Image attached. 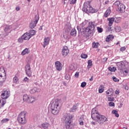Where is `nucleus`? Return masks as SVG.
I'll return each mask as SVG.
<instances>
[{"label":"nucleus","mask_w":129,"mask_h":129,"mask_svg":"<svg viewBox=\"0 0 129 129\" xmlns=\"http://www.w3.org/2000/svg\"><path fill=\"white\" fill-rule=\"evenodd\" d=\"M105 4L106 5H107V4H108V1L105 2Z\"/></svg>","instance_id":"obj_63"},{"label":"nucleus","mask_w":129,"mask_h":129,"mask_svg":"<svg viewBox=\"0 0 129 129\" xmlns=\"http://www.w3.org/2000/svg\"><path fill=\"white\" fill-rule=\"evenodd\" d=\"M87 57H88V55H87V54H85V53H82V54L81 55V57L82 59H86V58H87Z\"/></svg>","instance_id":"obj_35"},{"label":"nucleus","mask_w":129,"mask_h":129,"mask_svg":"<svg viewBox=\"0 0 129 129\" xmlns=\"http://www.w3.org/2000/svg\"><path fill=\"white\" fill-rule=\"evenodd\" d=\"M28 80H29V79H28V77H26L25 78H24L23 81L24 82H27V81H28Z\"/></svg>","instance_id":"obj_53"},{"label":"nucleus","mask_w":129,"mask_h":129,"mask_svg":"<svg viewBox=\"0 0 129 129\" xmlns=\"http://www.w3.org/2000/svg\"><path fill=\"white\" fill-rule=\"evenodd\" d=\"M115 94H119V90H116L115 91Z\"/></svg>","instance_id":"obj_54"},{"label":"nucleus","mask_w":129,"mask_h":129,"mask_svg":"<svg viewBox=\"0 0 129 129\" xmlns=\"http://www.w3.org/2000/svg\"><path fill=\"white\" fill-rule=\"evenodd\" d=\"M90 81H93V76H92L91 78L89 79Z\"/></svg>","instance_id":"obj_56"},{"label":"nucleus","mask_w":129,"mask_h":129,"mask_svg":"<svg viewBox=\"0 0 129 129\" xmlns=\"http://www.w3.org/2000/svg\"><path fill=\"white\" fill-rule=\"evenodd\" d=\"M76 2H77V0H71L70 4V5H75V4H76Z\"/></svg>","instance_id":"obj_40"},{"label":"nucleus","mask_w":129,"mask_h":129,"mask_svg":"<svg viewBox=\"0 0 129 129\" xmlns=\"http://www.w3.org/2000/svg\"><path fill=\"white\" fill-rule=\"evenodd\" d=\"M50 42V38L49 37H45L44 39L43 42V48H45L46 46L49 45V43Z\"/></svg>","instance_id":"obj_18"},{"label":"nucleus","mask_w":129,"mask_h":129,"mask_svg":"<svg viewBox=\"0 0 129 129\" xmlns=\"http://www.w3.org/2000/svg\"><path fill=\"white\" fill-rule=\"evenodd\" d=\"M108 31H112V29H111V27H108Z\"/></svg>","instance_id":"obj_57"},{"label":"nucleus","mask_w":129,"mask_h":129,"mask_svg":"<svg viewBox=\"0 0 129 129\" xmlns=\"http://www.w3.org/2000/svg\"><path fill=\"white\" fill-rule=\"evenodd\" d=\"M108 21H109V27H111V26H112V24H113V22H114V18H108Z\"/></svg>","instance_id":"obj_22"},{"label":"nucleus","mask_w":129,"mask_h":129,"mask_svg":"<svg viewBox=\"0 0 129 129\" xmlns=\"http://www.w3.org/2000/svg\"><path fill=\"white\" fill-rule=\"evenodd\" d=\"M84 119H83V117H80L79 120V121L80 122V125H83V124H84V123L83 122Z\"/></svg>","instance_id":"obj_33"},{"label":"nucleus","mask_w":129,"mask_h":129,"mask_svg":"<svg viewBox=\"0 0 129 129\" xmlns=\"http://www.w3.org/2000/svg\"><path fill=\"white\" fill-rule=\"evenodd\" d=\"M98 45H99V43L94 42L92 43V48H98Z\"/></svg>","instance_id":"obj_30"},{"label":"nucleus","mask_w":129,"mask_h":129,"mask_svg":"<svg viewBox=\"0 0 129 129\" xmlns=\"http://www.w3.org/2000/svg\"><path fill=\"white\" fill-rule=\"evenodd\" d=\"M114 38V36L112 35H109L106 38V42H109V41H112Z\"/></svg>","instance_id":"obj_20"},{"label":"nucleus","mask_w":129,"mask_h":129,"mask_svg":"<svg viewBox=\"0 0 129 129\" xmlns=\"http://www.w3.org/2000/svg\"><path fill=\"white\" fill-rule=\"evenodd\" d=\"M39 19H40V17L39 16V14H37L35 16V17H34L35 21H34V24L33 25V28H34V27H36V25L38 24V22H39Z\"/></svg>","instance_id":"obj_16"},{"label":"nucleus","mask_w":129,"mask_h":129,"mask_svg":"<svg viewBox=\"0 0 129 129\" xmlns=\"http://www.w3.org/2000/svg\"><path fill=\"white\" fill-rule=\"evenodd\" d=\"M67 35H63V38L64 39H67Z\"/></svg>","instance_id":"obj_59"},{"label":"nucleus","mask_w":129,"mask_h":129,"mask_svg":"<svg viewBox=\"0 0 129 129\" xmlns=\"http://www.w3.org/2000/svg\"><path fill=\"white\" fill-rule=\"evenodd\" d=\"M108 99L109 101H113V97H108Z\"/></svg>","instance_id":"obj_52"},{"label":"nucleus","mask_w":129,"mask_h":129,"mask_svg":"<svg viewBox=\"0 0 129 129\" xmlns=\"http://www.w3.org/2000/svg\"><path fill=\"white\" fill-rule=\"evenodd\" d=\"M109 106H114V103L110 102L109 103Z\"/></svg>","instance_id":"obj_51"},{"label":"nucleus","mask_w":129,"mask_h":129,"mask_svg":"<svg viewBox=\"0 0 129 129\" xmlns=\"http://www.w3.org/2000/svg\"><path fill=\"white\" fill-rule=\"evenodd\" d=\"M9 121V118H5L2 120L1 122L3 123H5L6 122H8Z\"/></svg>","instance_id":"obj_41"},{"label":"nucleus","mask_w":129,"mask_h":129,"mask_svg":"<svg viewBox=\"0 0 129 129\" xmlns=\"http://www.w3.org/2000/svg\"><path fill=\"white\" fill-rule=\"evenodd\" d=\"M112 80H113V81H114V82H118V81H119V80H118V79L114 76L112 77Z\"/></svg>","instance_id":"obj_42"},{"label":"nucleus","mask_w":129,"mask_h":129,"mask_svg":"<svg viewBox=\"0 0 129 129\" xmlns=\"http://www.w3.org/2000/svg\"><path fill=\"white\" fill-rule=\"evenodd\" d=\"M107 91L110 92L111 93L113 94V89L112 88L109 89Z\"/></svg>","instance_id":"obj_50"},{"label":"nucleus","mask_w":129,"mask_h":129,"mask_svg":"<svg viewBox=\"0 0 129 129\" xmlns=\"http://www.w3.org/2000/svg\"><path fill=\"white\" fill-rule=\"evenodd\" d=\"M23 100L28 102V103H32L33 101H32V96H29L27 94H25L23 96Z\"/></svg>","instance_id":"obj_11"},{"label":"nucleus","mask_w":129,"mask_h":129,"mask_svg":"<svg viewBox=\"0 0 129 129\" xmlns=\"http://www.w3.org/2000/svg\"><path fill=\"white\" fill-rule=\"evenodd\" d=\"M88 66H87V68L88 69L91 68V67H92V60H91V59H89L88 61Z\"/></svg>","instance_id":"obj_28"},{"label":"nucleus","mask_w":129,"mask_h":129,"mask_svg":"<svg viewBox=\"0 0 129 129\" xmlns=\"http://www.w3.org/2000/svg\"><path fill=\"white\" fill-rule=\"evenodd\" d=\"M126 49V48H125V47L123 46L120 48V51H121V52H123V51H125Z\"/></svg>","instance_id":"obj_47"},{"label":"nucleus","mask_w":129,"mask_h":129,"mask_svg":"<svg viewBox=\"0 0 129 129\" xmlns=\"http://www.w3.org/2000/svg\"><path fill=\"white\" fill-rule=\"evenodd\" d=\"M98 113V111L96 110V108H93L91 111V116H93L95 114H97Z\"/></svg>","instance_id":"obj_23"},{"label":"nucleus","mask_w":129,"mask_h":129,"mask_svg":"<svg viewBox=\"0 0 129 129\" xmlns=\"http://www.w3.org/2000/svg\"><path fill=\"white\" fill-rule=\"evenodd\" d=\"M39 30H43V28H42V26H40V27Z\"/></svg>","instance_id":"obj_61"},{"label":"nucleus","mask_w":129,"mask_h":129,"mask_svg":"<svg viewBox=\"0 0 129 129\" xmlns=\"http://www.w3.org/2000/svg\"><path fill=\"white\" fill-rule=\"evenodd\" d=\"M65 79L69 80V79H70V76L69 75H66L65 76Z\"/></svg>","instance_id":"obj_48"},{"label":"nucleus","mask_w":129,"mask_h":129,"mask_svg":"<svg viewBox=\"0 0 129 129\" xmlns=\"http://www.w3.org/2000/svg\"><path fill=\"white\" fill-rule=\"evenodd\" d=\"M19 81V78L18 77H14L13 78V82L14 83H18V82Z\"/></svg>","instance_id":"obj_36"},{"label":"nucleus","mask_w":129,"mask_h":129,"mask_svg":"<svg viewBox=\"0 0 129 129\" xmlns=\"http://www.w3.org/2000/svg\"><path fill=\"white\" fill-rule=\"evenodd\" d=\"M117 69L118 70H122L123 67H124V63L123 61L117 62Z\"/></svg>","instance_id":"obj_14"},{"label":"nucleus","mask_w":129,"mask_h":129,"mask_svg":"<svg viewBox=\"0 0 129 129\" xmlns=\"http://www.w3.org/2000/svg\"><path fill=\"white\" fill-rule=\"evenodd\" d=\"M75 76L76 78H78L79 77V72H77L75 74Z\"/></svg>","instance_id":"obj_49"},{"label":"nucleus","mask_w":129,"mask_h":129,"mask_svg":"<svg viewBox=\"0 0 129 129\" xmlns=\"http://www.w3.org/2000/svg\"><path fill=\"white\" fill-rule=\"evenodd\" d=\"M42 127L44 129H48V127H49V123H47V122L43 123L42 124Z\"/></svg>","instance_id":"obj_26"},{"label":"nucleus","mask_w":129,"mask_h":129,"mask_svg":"<svg viewBox=\"0 0 129 129\" xmlns=\"http://www.w3.org/2000/svg\"><path fill=\"white\" fill-rule=\"evenodd\" d=\"M30 53V50H29V48H26L25 49H24L22 52H21V55L22 56H25L26 54H29Z\"/></svg>","instance_id":"obj_19"},{"label":"nucleus","mask_w":129,"mask_h":129,"mask_svg":"<svg viewBox=\"0 0 129 129\" xmlns=\"http://www.w3.org/2000/svg\"><path fill=\"white\" fill-rule=\"evenodd\" d=\"M60 106V101L56 99L51 104V111L52 114L56 115L58 114L60 110H61Z\"/></svg>","instance_id":"obj_2"},{"label":"nucleus","mask_w":129,"mask_h":129,"mask_svg":"<svg viewBox=\"0 0 129 129\" xmlns=\"http://www.w3.org/2000/svg\"><path fill=\"white\" fill-rule=\"evenodd\" d=\"M72 118H73V116L71 114H66L63 116V119L66 123L64 129H72L73 127V125L71 123Z\"/></svg>","instance_id":"obj_4"},{"label":"nucleus","mask_w":129,"mask_h":129,"mask_svg":"<svg viewBox=\"0 0 129 129\" xmlns=\"http://www.w3.org/2000/svg\"><path fill=\"white\" fill-rule=\"evenodd\" d=\"M85 86H86V82H82L81 85V87H82L83 88H84V87H85Z\"/></svg>","instance_id":"obj_43"},{"label":"nucleus","mask_w":129,"mask_h":129,"mask_svg":"<svg viewBox=\"0 0 129 129\" xmlns=\"http://www.w3.org/2000/svg\"><path fill=\"white\" fill-rule=\"evenodd\" d=\"M61 65L62 64L60 61H57L55 62L56 69L58 71H61V70H62V67H61Z\"/></svg>","instance_id":"obj_15"},{"label":"nucleus","mask_w":129,"mask_h":129,"mask_svg":"<svg viewBox=\"0 0 129 129\" xmlns=\"http://www.w3.org/2000/svg\"><path fill=\"white\" fill-rule=\"evenodd\" d=\"M110 12H111L110 9H107L105 12V14L104 15L105 18H107V17H108L109 15H110Z\"/></svg>","instance_id":"obj_25"},{"label":"nucleus","mask_w":129,"mask_h":129,"mask_svg":"<svg viewBox=\"0 0 129 129\" xmlns=\"http://www.w3.org/2000/svg\"><path fill=\"white\" fill-rule=\"evenodd\" d=\"M104 91V89L101 87L99 88V93H102Z\"/></svg>","instance_id":"obj_39"},{"label":"nucleus","mask_w":129,"mask_h":129,"mask_svg":"<svg viewBox=\"0 0 129 129\" xmlns=\"http://www.w3.org/2000/svg\"><path fill=\"white\" fill-rule=\"evenodd\" d=\"M97 29L98 33H102V32L103 31V29L101 27H98L97 28Z\"/></svg>","instance_id":"obj_38"},{"label":"nucleus","mask_w":129,"mask_h":129,"mask_svg":"<svg viewBox=\"0 0 129 129\" xmlns=\"http://www.w3.org/2000/svg\"><path fill=\"white\" fill-rule=\"evenodd\" d=\"M106 93L108 96H111L113 95L112 93H110V92H108V91L106 92Z\"/></svg>","instance_id":"obj_46"},{"label":"nucleus","mask_w":129,"mask_h":129,"mask_svg":"<svg viewBox=\"0 0 129 129\" xmlns=\"http://www.w3.org/2000/svg\"><path fill=\"white\" fill-rule=\"evenodd\" d=\"M120 20H121V18L120 17H119L118 18H116V20H115V23H118L120 22Z\"/></svg>","instance_id":"obj_44"},{"label":"nucleus","mask_w":129,"mask_h":129,"mask_svg":"<svg viewBox=\"0 0 129 129\" xmlns=\"http://www.w3.org/2000/svg\"><path fill=\"white\" fill-rule=\"evenodd\" d=\"M69 53V49H68V47L65 46H63L62 49L61 54L62 56H64V57L67 56L68 55V53Z\"/></svg>","instance_id":"obj_13"},{"label":"nucleus","mask_w":129,"mask_h":129,"mask_svg":"<svg viewBox=\"0 0 129 129\" xmlns=\"http://www.w3.org/2000/svg\"><path fill=\"white\" fill-rule=\"evenodd\" d=\"M16 11L19 12V11H20V7H16Z\"/></svg>","instance_id":"obj_58"},{"label":"nucleus","mask_w":129,"mask_h":129,"mask_svg":"<svg viewBox=\"0 0 129 129\" xmlns=\"http://www.w3.org/2000/svg\"><path fill=\"white\" fill-rule=\"evenodd\" d=\"M25 69H26V73L27 76L29 77H31V76H32V72L31 71V67L30 66V64H27L25 66Z\"/></svg>","instance_id":"obj_12"},{"label":"nucleus","mask_w":129,"mask_h":129,"mask_svg":"<svg viewBox=\"0 0 129 129\" xmlns=\"http://www.w3.org/2000/svg\"><path fill=\"white\" fill-rule=\"evenodd\" d=\"M33 90H34L35 92H40L41 91L40 89H37V88H34Z\"/></svg>","instance_id":"obj_45"},{"label":"nucleus","mask_w":129,"mask_h":129,"mask_svg":"<svg viewBox=\"0 0 129 129\" xmlns=\"http://www.w3.org/2000/svg\"><path fill=\"white\" fill-rule=\"evenodd\" d=\"M124 72L125 73H128V70H125V71H124Z\"/></svg>","instance_id":"obj_60"},{"label":"nucleus","mask_w":129,"mask_h":129,"mask_svg":"<svg viewBox=\"0 0 129 129\" xmlns=\"http://www.w3.org/2000/svg\"><path fill=\"white\" fill-rule=\"evenodd\" d=\"M6 81V71L4 68H0V82L3 83Z\"/></svg>","instance_id":"obj_9"},{"label":"nucleus","mask_w":129,"mask_h":129,"mask_svg":"<svg viewBox=\"0 0 129 129\" xmlns=\"http://www.w3.org/2000/svg\"><path fill=\"white\" fill-rule=\"evenodd\" d=\"M77 31L76 29H73L72 30L71 32V36H73V37H75L76 36Z\"/></svg>","instance_id":"obj_27"},{"label":"nucleus","mask_w":129,"mask_h":129,"mask_svg":"<svg viewBox=\"0 0 129 129\" xmlns=\"http://www.w3.org/2000/svg\"><path fill=\"white\" fill-rule=\"evenodd\" d=\"M25 41V39H24V38L22 36L21 37H19L18 39V43H20V44L23 43V42Z\"/></svg>","instance_id":"obj_32"},{"label":"nucleus","mask_w":129,"mask_h":129,"mask_svg":"<svg viewBox=\"0 0 129 129\" xmlns=\"http://www.w3.org/2000/svg\"><path fill=\"white\" fill-rule=\"evenodd\" d=\"M115 31L116 32V33H119L121 31V27L120 26H116L115 27Z\"/></svg>","instance_id":"obj_31"},{"label":"nucleus","mask_w":129,"mask_h":129,"mask_svg":"<svg viewBox=\"0 0 129 129\" xmlns=\"http://www.w3.org/2000/svg\"><path fill=\"white\" fill-rule=\"evenodd\" d=\"M104 60H105V61H107V58L105 57V58H104Z\"/></svg>","instance_id":"obj_62"},{"label":"nucleus","mask_w":129,"mask_h":129,"mask_svg":"<svg viewBox=\"0 0 129 129\" xmlns=\"http://www.w3.org/2000/svg\"><path fill=\"white\" fill-rule=\"evenodd\" d=\"M77 68L76 67L74 66V65H71L70 67V70H72V71H75Z\"/></svg>","instance_id":"obj_37"},{"label":"nucleus","mask_w":129,"mask_h":129,"mask_svg":"<svg viewBox=\"0 0 129 129\" xmlns=\"http://www.w3.org/2000/svg\"><path fill=\"white\" fill-rule=\"evenodd\" d=\"M112 113H113V114H115V116H116V117H118V116H119V114H118L117 110H113L112 111Z\"/></svg>","instance_id":"obj_34"},{"label":"nucleus","mask_w":129,"mask_h":129,"mask_svg":"<svg viewBox=\"0 0 129 129\" xmlns=\"http://www.w3.org/2000/svg\"><path fill=\"white\" fill-rule=\"evenodd\" d=\"M11 29H12V27L11 26L7 25L4 28V31L7 34H10L12 31Z\"/></svg>","instance_id":"obj_17"},{"label":"nucleus","mask_w":129,"mask_h":129,"mask_svg":"<svg viewBox=\"0 0 129 129\" xmlns=\"http://www.w3.org/2000/svg\"><path fill=\"white\" fill-rule=\"evenodd\" d=\"M36 33H37V31L33 30V36H35V35H36Z\"/></svg>","instance_id":"obj_55"},{"label":"nucleus","mask_w":129,"mask_h":129,"mask_svg":"<svg viewBox=\"0 0 129 129\" xmlns=\"http://www.w3.org/2000/svg\"><path fill=\"white\" fill-rule=\"evenodd\" d=\"M109 71H110L111 72H115L116 71V68L113 67L111 68V67H109L108 68Z\"/></svg>","instance_id":"obj_29"},{"label":"nucleus","mask_w":129,"mask_h":129,"mask_svg":"<svg viewBox=\"0 0 129 129\" xmlns=\"http://www.w3.org/2000/svg\"><path fill=\"white\" fill-rule=\"evenodd\" d=\"M86 25L85 22H83L77 27L79 34H81L85 38L89 39V37H92L93 34L95 33V25L92 22L89 23V26L87 27H84Z\"/></svg>","instance_id":"obj_1"},{"label":"nucleus","mask_w":129,"mask_h":129,"mask_svg":"<svg viewBox=\"0 0 129 129\" xmlns=\"http://www.w3.org/2000/svg\"><path fill=\"white\" fill-rule=\"evenodd\" d=\"M29 27L31 29V30H29V32H26L22 35V38H23L24 41H29L33 36V23L32 22L30 23Z\"/></svg>","instance_id":"obj_6"},{"label":"nucleus","mask_w":129,"mask_h":129,"mask_svg":"<svg viewBox=\"0 0 129 129\" xmlns=\"http://www.w3.org/2000/svg\"><path fill=\"white\" fill-rule=\"evenodd\" d=\"M113 6H114L117 9V11L120 12V13H124V11L125 10V6L121 3L120 2L118 1H116L114 4Z\"/></svg>","instance_id":"obj_8"},{"label":"nucleus","mask_w":129,"mask_h":129,"mask_svg":"<svg viewBox=\"0 0 129 129\" xmlns=\"http://www.w3.org/2000/svg\"><path fill=\"white\" fill-rule=\"evenodd\" d=\"M82 11L83 12L86 13V14H89V13L94 14V13H97V12H98L97 9H94L91 7L90 5V2L89 1H87L84 3Z\"/></svg>","instance_id":"obj_3"},{"label":"nucleus","mask_w":129,"mask_h":129,"mask_svg":"<svg viewBox=\"0 0 129 129\" xmlns=\"http://www.w3.org/2000/svg\"><path fill=\"white\" fill-rule=\"evenodd\" d=\"M77 110V105L75 104L70 109V112H75Z\"/></svg>","instance_id":"obj_21"},{"label":"nucleus","mask_w":129,"mask_h":129,"mask_svg":"<svg viewBox=\"0 0 129 129\" xmlns=\"http://www.w3.org/2000/svg\"><path fill=\"white\" fill-rule=\"evenodd\" d=\"M11 92L8 90L4 91L1 95L2 99H7L10 97Z\"/></svg>","instance_id":"obj_10"},{"label":"nucleus","mask_w":129,"mask_h":129,"mask_svg":"<svg viewBox=\"0 0 129 129\" xmlns=\"http://www.w3.org/2000/svg\"><path fill=\"white\" fill-rule=\"evenodd\" d=\"M6 103H7V101L6 100V99H2L0 100V105L2 107L4 106Z\"/></svg>","instance_id":"obj_24"},{"label":"nucleus","mask_w":129,"mask_h":129,"mask_svg":"<svg viewBox=\"0 0 129 129\" xmlns=\"http://www.w3.org/2000/svg\"><path fill=\"white\" fill-rule=\"evenodd\" d=\"M92 124H94V125H95V122H92Z\"/></svg>","instance_id":"obj_64"},{"label":"nucleus","mask_w":129,"mask_h":129,"mask_svg":"<svg viewBox=\"0 0 129 129\" xmlns=\"http://www.w3.org/2000/svg\"><path fill=\"white\" fill-rule=\"evenodd\" d=\"M27 113L26 112H22L18 116V120L19 123L21 124H25L27 123V119H26V115Z\"/></svg>","instance_id":"obj_7"},{"label":"nucleus","mask_w":129,"mask_h":129,"mask_svg":"<svg viewBox=\"0 0 129 129\" xmlns=\"http://www.w3.org/2000/svg\"><path fill=\"white\" fill-rule=\"evenodd\" d=\"M91 117L93 120H95L97 122L100 123V124L105 122V121H107V118L105 116L99 114V113L93 115Z\"/></svg>","instance_id":"obj_5"}]
</instances>
